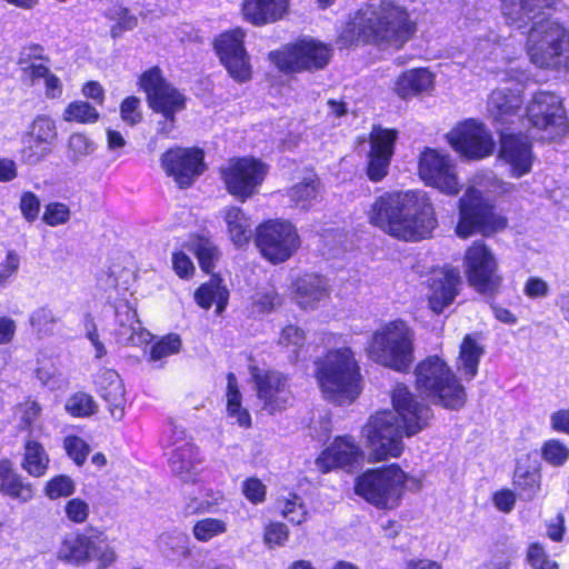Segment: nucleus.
I'll return each instance as SVG.
<instances>
[{"mask_svg": "<svg viewBox=\"0 0 569 569\" xmlns=\"http://www.w3.org/2000/svg\"><path fill=\"white\" fill-rule=\"evenodd\" d=\"M459 216L456 232L460 238L476 232L489 234L506 227V220L493 212V207L473 187L468 188L460 199Z\"/></svg>", "mask_w": 569, "mask_h": 569, "instance_id": "10", "label": "nucleus"}, {"mask_svg": "<svg viewBox=\"0 0 569 569\" xmlns=\"http://www.w3.org/2000/svg\"><path fill=\"white\" fill-rule=\"evenodd\" d=\"M139 84L147 93L149 107L154 112L171 117V113L184 109V97L162 77L158 67L143 72Z\"/></svg>", "mask_w": 569, "mask_h": 569, "instance_id": "16", "label": "nucleus"}, {"mask_svg": "<svg viewBox=\"0 0 569 569\" xmlns=\"http://www.w3.org/2000/svg\"><path fill=\"white\" fill-rule=\"evenodd\" d=\"M180 348V337L178 335H168L151 347L150 360L158 361L171 355L178 353Z\"/></svg>", "mask_w": 569, "mask_h": 569, "instance_id": "52", "label": "nucleus"}, {"mask_svg": "<svg viewBox=\"0 0 569 569\" xmlns=\"http://www.w3.org/2000/svg\"><path fill=\"white\" fill-rule=\"evenodd\" d=\"M521 96L510 89H496L488 101V111L491 117L501 123L513 122L522 107Z\"/></svg>", "mask_w": 569, "mask_h": 569, "instance_id": "29", "label": "nucleus"}, {"mask_svg": "<svg viewBox=\"0 0 569 569\" xmlns=\"http://www.w3.org/2000/svg\"><path fill=\"white\" fill-rule=\"evenodd\" d=\"M526 117L542 140L553 141L569 131L562 100L555 92L537 91L526 106Z\"/></svg>", "mask_w": 569, "mask_h": 569, "instance_id": "8", "label": "nucleus"}, {"mask_svg": "<svg viewBox=\"0 0 569 569\" xmlns=\"http://www.w3.org/2000/svg\"><path fill=\"white\" fill-rule=\"evenodd\" d=\"M328 296L326 279L317 274H308L297 282L296 298L298 303L307 309L315 306Z\"/></svg>", "mask_w": 569, "mask_h": 569, "instance_id": "35", "label": "nucleus"}, {"mask_svg": "<svg viewBox=\"0 0 569 569\" xmlns=\"http://www.w3.org/2000/svg\"><path fill=\"white\" fill-rule=\"evenodd\" d=\"M252 380L257 388V395L263 401V408L274 412L286 408L290 400L287 378L278 371L259 370L253 368Z\"/></svg>", "mask_w": 569, "mask_h": 569, "instance_id": "22", "label": "nucleus"}, {"mask_svg": "<svg viewBox=\"0 0 569 569\" xmlns=\"http://www.w3.org/2000/svg\"><path fill=\"white\" fill-rule=\"evenodd\" d=\"M513 486L518 490L519 498L531 501L541 489V472L539 468L517 465L513 473Z\"/></svg>", "mask_w": 569, "mask_h": 569, "instance_id": "39", "label": "nucleus"}, {"mask_svg": "<svg viewBox=\"0 0 569 569\" xmlns=\"http://www.w3.org/2000/svg\"><path fill=\"white\" fill-rule=\"evenodd\" d=\"M64 511L70 521L82 523L89 516V505L80 498H73L67 502Z\"/></svg>", "mask_w": 569, "mask_h": 569, "instance_id": "61", "label": "nucleus"}, {"mask_svg": "<svg viewBox=\"0 0 569 569\" xmlns=\"http://www.w3.org/2000/svg\"><path fill=\"white\" fill-rule=\"evenodd\" d=\"M140 100L137 97L126 98L120 106L121 119L129 126H136L142 120V113L139 109Z\"/></svg>", "mask_w": 569, "mask_h": 569, "instance_id": "59", "label": "nucleus"}, {"mask_svg": "<svg viewBox=\"0 0 569 569\" xmlns=\"http://www.w3.org/2000/svg\"><path fill=\"white\" fill-rule=\"evenodd\" d=\"M541 457L548 465L560 468L569 461V447L559 439H549L541 447Z\"/></svg>", "mask_w": 569, "mask_h": 569, "instance_id": "47", "label": "nucleus"}, {"mask_svg": "<svg viewBox=\"0 0 569 569\" xmlns=\"http://www.w3.org/2000/svg\"><path fill=\"white\" fill-rule=\"evenodd\" d=\"M267 174V166L254 158H232L221 169L227 191L240 201L252 197Z\"/></svg>", "mask_w": 569, "mask_h": 569, "instance_id": "14", "label": "nucleus"}, {"mask_svg": "<svg viewBox=\"0 0 569 569\" xmlns=\"http://www.w3.org/2000/svg\"><path fill=\"white\" fill-rule=\"evenodd\" d=\"M407 475L395 465L372 469L357 479L356 492L380 508H393L401 498Z\"/></svg>", "mask_w": 569, "mask_h": 569, "instance_id": "9", "label": "nucleus"}, {"mask_svg": "<svg viewBox=\"0 0 569 569\" xmlns=\"http://www.w3.org/2000/svg\"><path fill=\"white\" fill-rule=\"evenodd\" d=\"M89 560H97L99 562L98 569H106L116 560V552L113 548L110 546L107 538L100 532L92 537Z\"/></svg>", "mask_w": 569, "mask_h": 569, "instance_id": "44", "label": "nucleus"}, {"mask_svg": "<svg viewBox=\"0 0 569 569\" xmlns=\"http://www.w3.org/2000/svg\"><path fill=\"white\" fill-rule=\"evenodd\" d=\"M20 211L28 222L34 221L40 211L39 198L31 191L23 192L20 198Z\"/></svg>", "mask_w": 569, "mask_h": 569, "instance_id": "60", "label": "nucleus"}, {"mask_svg": "<svg viewBox=\"0 0 569 569\" xmlns=\"http://www.w3.org/2000/svg\"><path fill=\"white\" fill-rule=\"evenodd\" d=\"M202 160L203 154L198 149L176 148L162 156L161 163L168 176L172 177L180 188H187L202 172Z\"/></svg>", "mask_w": 569, "mask_h": 569, "instance_id": "19", "label": "nucleus"}, {"mask_svg": "<svg viewBox=\"0 0 569 569\" xmlns=\"http://www.w3.org/2000/svg\"><path fill=\"white\" fill-rule=\"evenodd\" d=\"M449 144L461 156L481 159L493 152L495 142L486 127L472 119L456 126L447 133Z\"/></svg>", "mask_w": 569, "mask_h": 569, "instance_id": "17", "label": "nucleus"}, {"mask_svg": "<svg viewBox=\"0 0 569 569\" xmlns=\"http://www.w3.org/2000/svg\"><path fill=\"white\" fill-rule=\"evenodd\" d=\"M460 274L456 269H446L436 273L430 283L429 306L435 313H440L456 298Z\"/></svg>", "mask_w": 569, "mask_h": 569, "instance_id": "26", "label": "nucleus"}, {"mask_svg": "<svg viewBox=\"0 0 569 569\" xmlns=\"http://www.w3.org/2000/svg\"><path fill=\"white\" fill-rule=\"evenodd\" d=\"M221 282L219 277L213 276L208 282L200 286L194 293L197 303L203 309H209L216 303L217 315L224 310L229 298V292Z\"/></svg>", "mask_w": 569, "mask_h": 569, "instance_id": "37", "label": "nucleus"}, {"mask_svg": "<svg viewBox=\"0 0 569 569\" xmlns=\"http://www.w3.org/2000/svg\"><path fill=\"white\" fill-rule=\"evenodd\" d=\"M369 219L386 233L405 241L426 238L437 224L426 192L415 190L378 197L371 206Z\"/></svg>", "mask_w": 569, "mask_h": 569, "instance_id": "2", "label": "nucleus"}, {"mask_svg": "<svg viewBox=\"0 0 569 569\" xmlns=\"http://www.w3.org/2000/svg\"><path fill=\"white\" fill-rule=\"evenodd\" d=\"M395 410H382L372 415L362 433L373 460L399 457L403 450L402 438L422 430L432 417L431 409L419 402L405 385H397L391 396Z\"/></svg>", "mask_w": 569, "mask_h": 569, "instance_id": "1", "label": "nucleus"}, {"mask_svg": "<svg viewBox=\"0 0 569 569\" xmlns=\"http://www.w3.org/2000/svg\"><path fill=\"white\" fill-rule=\"evenodd\" d=\"M289 538V531L284 523L271 522L264 530V541L269 546H282Z\"/></svg>", "mask_w": 569, "mask_h": 569, "instance_id": "62", "label": "nucleus"}, {"mask_svg": "<svg viewBox=\"0 0 569 569\" xmlns=\"http://www.w3.org/2000/svg\"><path fill=\"white\" fill-rule=\"evenodd\" d=\"M289 0H244V19L256 26L274 22L287 11Z\"/></svg>", "mask_w": 569, "mask_h": 569, "instance_id": "30", "label": "nucleus"}, {"mask_svg": "<svg viewBox=\"0 0 569 569\" xmlns=\"http://www.w3.org/2000/svg\"><path fill=\"white\" fill-rule=\"evenodd\" d=\"M416 29V23L403 7L383 0L358 10L348 22L346 32L350 40L399 49L412 38Z\"/></svg>", "mask_w": 569, "mask_h": 569, "instance_id": "3", "label": "nucleus"}, {"mask_svg": "<svg viewBox=\"0 0 569 569\" xmlns=\"http://www.w3.org/2000/svg\"><path fill=\"white\" fill-rule=\"evenodd\" d=\"M397 137L398 132L395 129L373 126L370 132L371 150L367 169L370 180L380 181L387 176Z\"/></svg>", "mask_w": 569, "mask_h": 569, "instance_id": "21", "label": "nucleus"}, {"mask_svg": "<svg viewBox=\"0 0 569 569\" xmlns=\"http://www.w3.org/2000/svg\"><path fill=\"white\" fill-rule=\"evenodd\" d=\"M361 450L351 437H340L317 459L322 471L332 468H350L361 458Z\"/></svg>", "mask_w": 569, "mask_h": 569, "instance_id": "25", "label": "nucleus"}, {"mask_svg": "<svg viewBox=\"0 0 569 569\" xmlns=\"http://www.w3.org/2000/svg\"><path fill=\"white\" fill-rule=\"evenodd\" d=\"M330 57L331 48L313 39H305L283 50L270 52L271 61L284 72L322 69Z\"/></svg>", "mask_w": 569, "mask_h": 569, "instance_id": "11", "label": "nucleus"}, {"mask_svg": "<svg viewBox=\"0 0 569 569\" xmlns=\"http://www.w3.org/2000/svg\"><path fill=\"white\" fill-rule=\"evenodd\" d=\"M227 531V523L217 518H203L194 522L192 527L193 537L201 542H207L212 538L223 535Z\"/></svg>", "mask_w": 569, "mask_h": 569, "instance_id": "48", "label": "nucleus"}, {"mask_svg": "<svg viewBox=\"0 0 569 569\" xmlns=\"http://www.w3.org/2000/svg\"><path fill=\"white\" fill-rule=\"evenodd\" d=\"M500 157L510 166L512 177L520 178L531 170V144L525 136L503 133L501 136Z\"/></svg>", "mask_w": 569, "mask_h": 569, "instance_id": "24", "label": "nucleus"}, {"mask_svg": "<svg viewBox=\"0 0 569 569\" xmlns=\"http://www.w3.org/2000/svg\"><path fill=\"white\" fill-rule=\"evenodd\" d=\"M320 194V182L316 174L305 177L288 190V197L293 207L308 210Z\"/></svg>", "mask_w": 569, "mask_h": 569, "instance_id": "40", "label": "nucleus"}, {"mask_svg": "<svg viewBox=\"0 0 569 569\" xmlns=\"http://www.w3.org/2000/svg\"><path fill=\"white\" fill-rule=\"evenodd\" d=\"M560 0H501L502 13L510 26L521 29L535 19L540 8H553Z\"/></svg>", "mask_w": 569, "mask_h": 569, "instance_id": "28", "label": "nucleus"}, {"mask_svg": "<svg viewBox=\"0 0 569 569\" xmlns=\"http://www.w3.org/2000/svg\"><path fill=\"white\" fill-rule=\"evenodd\" d=\"M70 216V209L67 204L62 202H51L46 206L42 219L47 224L56 227L68 222Z\"/></svg>", "mask_w": 569, "mask_h": 569, "instance_id": "56", "label": "nucleus"}, {"mask_svg": "<svg viewBox=\"0 0 569 569\" xmlns=\"http://www.w3.org/2000/svg\"><path fill=\"white\" fill-rule=\"evenodd\" d=\"M97 405L91 396L84 392L73 395L66 403V410L74 417L92 415Z\"/></svg>", "mask_w": 569, "mask_h": 569, "instance_id": "51", "label": "nucleus"}, {"mask_svg": "<svg viewBox=\"0 0 569 569\" xmlns=\"http://www.w3.org/2000/svg\"><path fill=\"white\" fill-rule=\"evenodd\" d=\"M463 266L470 286L478 292L492 296L498 291L502 281L498 262L483 242L476 241L467 249Z\"/></svg>", "mask_w": 569, "mask_h": 569, "instance_id": "13", "label": "nucleus"}, {"mask_svg": "<svg viewBox=\"0 0 569 569\" xmlns=\"http://www.w3.org/2000/svg\"><path fill=\"white\" fill-rule=\"evenodd\" d=\"M170 431L169 446L172 449L168 455L172 472L184 482L196 481L198 469L193 445L186 439L182 428L172 425Z\"/></svg>", "mask_w": 569, "mask_h": 569, "instance_id": "23", "label": "nucleus"}, {"mask_svg": "<svg viewBox=\"0 0 569 569\" xmlns=\"http://www.w3.org/2000/svg\"><path fill=\"white\" fill-rule=\"evenodd\" d=\"M20 421L24 428H30L40 417L41 407L33 400H27L19 406Z\"/></svg>", "mask_w": 569, "mask_h": 569, "instance_id": "63", "label": "nucleus"}, {"mask_svg": "<svg viewBox=\"0 0 569 569\" xmlns=\"http://www.w3.org/2000/svg\"><path fill=\"white\" fill-rule=\"evenodd\" d=\"M49 463L50 458L42 443L27 439L23 446L21 469L33 478H41L46 476Z\"/></svg>", "mask_w": 569, "mask_h": 569, "instance_id": "36", "label": "nucleus"}, {"mask_svg": "<svg viewBox=\"0 0 569 569\" xmlns=\"http://www.w3.org/2000/svg\"><path fill=\"white\" fill-rule=\"evenodd\" d=\"M228 388H227V408L231 417L237 419V422L242 427H249L251 418L246 409L241 408V395L238 390V383L233 373H228Z\"/></svg>", "mask_w": 569, "mask_h": 569, "instance_id": "43", "label": "nucleus"}, {"mask_svg": "<svg viewBox=\"0 0 569 569\" xmlns=\"http://www.w3.org/2000/svg\"><path fill=\"white\" fill-rule=\"evenodd\" d=\"M63 448L67 455L76 465L82 466L90 452L88 443L78 436H68L63 440Z\"/></svg>", "mask_w": 569, "mask_h": 569, "instance_id": "54", "label": "nucleus"}, {"mask_svg": "<svg viewBox=\"0 0 569 569\" xmlns=\"http://www.w3.org/2000/svg\"><path fill=\"white\" fill-rule=\"evenodd\" d=\"M0 493L21 502H28L34 496L33 486L22 480L8 459L0 460Z\"/></svg>", "mask_w": 569, "mask_h": 569, "instance_id": "31", "label": "nucleus"}, {"mask_svg": "<svg viewBox=\"0 0 569 569\" xmlns=\"http://www.w3.org/2000/svg\"><path fill=\"white\" fill-rule=\"evenodd\" d=\"M528 32L527 49L533 64L543 69H569V30L560 22L540 17L541 10ZM530 20L527 22V24Z\"/></svg>", "mask_w": 569, "mask_h": 569, "instance_id": "4", "label": "nucleus"}, {"mask_svg": "<svg viewBox=\"0 0 569 569\" xmlns=\"http://www.w3.org/2000/svg\"><path fill=\"white\" fill-rule=\"evenodd\" d=\"M97 149L96 142L82 132L70 134L66 146V157L72 166L82 163Z\"/></svg>", "mask_w": 569, "mask_h": 569, "instance_id": "41", "label": "nucleus"}, {"mask_svg": "<svg viewBox=\"0 0 569 569\" xmlns=\"http://www.w3.org/2000/svg\"><path fill=\"white\" fill-rule=\"evenodd\" d=\"M30 323L39 335H48L56 323V318L50 309L40 308L32 313Z\"/></svg>", "mask_w": 569, "mask_h": 569, "instance_id": "58", "label": "nucleus"}, {"mask_svg": "<svg viewBox=\"0 0 569 569\" xmlns=\"http://www.w3.org/2000/svg\"><path fill=\"white\" fill-rule=\"evenodd\" d=\"M63 119L68 122L93 123L99 119V112L88 101L77 100L66 108Z\"/></svg>", "mask_w": 569, "mask_h": 569, "instance_id": "46", "label": "nucleus"}, {"mask_svg": "<svg viewBox=\"0 0 569 569\" xmlns=\"http://www.w3.org/2000/svg\"><path fill=\"white\" fill-rule=\"evenodd\" d=\"M93 535H78L63 541L59 555L62 559L74 562L89 560Z\"/></svg>", "mask_w": 569, "mask_h": 569, "instance_id": "42", "label": "nucleus"}, {"mask_svg": "<svg viewBox=\"0 0 569 569\" xmlns=\"http://www.w3.org/2000/svg\"><path fill=\"white\" fill-rule=\"evenodd\" d=\"M317 378L326 398L351 402L360 393L358 367L350 349L330 351L318 362Z\"/></svg>", "mask_w": 569, "mask_h": 569, "instance_id": "5", "label": "nucleus"}, {"mask_svg": "<svg viewBox=\"0 0 569 569\" xmlns=\"http://www.w3.org/2000/svg\"><path fill=\"white\" fill-rule=\"evenodd\" d=\"M523 291L530 298H543L548 295L549 287L541 278L531 277L527 280Z\"/></svg>", "mask_w": 569, "mask_h": 569, "instance_id": "64", "label": "nucleus"}, {"mask_svg": "<svg viewBox=\"0 0 569 569\" xmlns=\"http://www.w3.org/2000/svg\"><path fill=\"white\" fill-rule=\"evenodd\" d=\"M413 332L402 320L386 323L377 330L368 346L369 357L398 371L406 370L413 360Z\"/></svg>", "mask_w": 569, "mask_h": 569, "instance_id": "6", "label": "nucleus"}, {"mask_svg": "<svg viewBox=\"0 0 569 569\" xmlns=\"http://www.w3.org/2000/svg\"><path fill=\"white\" fill-rule=\"evenodd\" d=\"M420 392L438 398L445 408L460 409L466 403V391L448 365L439 357H429L416 369Z\"/></svg>", "mask_w": 569, "mask_h": 569, "instance_id": "7", "label": "nucleus"}, {"mask_svg": "<svg viewBox=\"0 0 569 569\" xmlns=\"http://www.w3.org/2000/svg\"><path fill=\"white\" fill-rule=\"evenodd\" d=\"M256 244L267 260L279 263L297 251L300 239L290 222L269 220L257 228Z\"/></svg>", "mask_w": 569, "mask_h": 569, "instance_id": "12", "label": "nucleus"}, {"mask_svg": "<svg viewBox=\"0 0 569 569\" xmlns=\"http://www.w3.org/2000/svg\"><path fill=\"white\" fill-rule=\"evenodd\" d=\"M76 490L73 480L66 475H59L51 478L44 486V495L51 499L71 496Z\"/></svg>", "mask_w": 569, "mask_h": 569, "instance_id": "50", "label": "nucleus"}, {"mask_svg": "<svg viewBox=\"0 0 569 569\" xmlns=\"http://www.w3.org/2000/svg\"><path fill=\"white\" fill-rule=\"evenodd\" d=\"M419 176L429 186L447 194H457L460 184L455 164L433 149L423 151L419 159Z\"/></svg>", "mask_w": 569, "mask_h": 569, "instance_id": "18", "label": "nucleus"}, {"mask_svg": "<svg viewBox=\"0 0 569 569\" xmlns=\"http://www.w3.org/2000/svg\"><path fill=\"white\" fill-rule=\"evenodd\" d=\"M98 392L107 402L111 416L121 420L124 416L126 391L123 382L114 370L102 371L97 380Z\"/></svg>", "mask_w": 569, "mask_h": 569, "instance_id": "27", "label": "nucleus"}, {"mask_svg": "<svg viewBox=\"0 0 569 569\" xmlns=\"http://www.w3.org/2000/svg\"><path fill=\"white\" fill-rule=\"evenodd\" d=\"M483 353V346L471 335H467L462 339L457 359V371L462 379L471 381L477 376L479 362Z\"/></svg>", "mask_w": 569, "mask_h": 569, "instance_id": "32", "label": "nucleus"}, {"mask_svg": "<svg viewBox=\"0 0 569 569\" xmlns=\"http://www.w3.org/2000/svg\"><path fill=\"white\" fill-rule=\"evenodd\" d=\"M306 342L305 331L297 326H287L282 329L279 337V345L286 349L290 355V358L297 360L299 358L300 350L303 348Z\"/></svg>", "mask_w": 569, "mask_h": 569, "instance_id": "45", "label": "nucleus"}, {"mask_svg": "<svg viewBox=\"0 0 569 569\" xmlns=\"http://www.w3.org/2000/svg\"><path fill=\"white\" fill-rule=\"evenodd\" d=\"M242 493L252 503L258 505L264 501L267 487L258 478L251 477L242 482Z\"/></svg>", "mask_w": 569, "mask_h": 569, "instance_id": "57", "label": "nucleus"}, {"mask_svg": "<svg viewBox=\"0 0 569 569\" xmlns=\"http://www.w3.org/2000/svg\"><path fill=\"white\" fill-rule=\"evenodd\" d=\"M222 217L231 241L237 247L248 243L252 236V222L243 210L231 206L222 210Z\"/></svg>", "mask_w": 569, "mask_h": 569, "instance_id": "33", "label": "nucleus"}, {"mask_svg": "<svg viewBox=\"0 0 569 569\" xmlns=\"http://www.w3.org/2000/svg\"><path fill=\"white\" fill-rule=\"evenodd\" d=\"M192 248L201 269L204 272H210L219 256L217 247L209 239L197 238L192 243Z\"/></svg>", "mask_w": 569, "mask_h": 569, "instance_id": "49", "label": "nucleus"}, {"mask_svg": "<svg viewBox=\"0 0 569 569\" xmlns=\"http://www.w3.org/2000/svg\"><path fill=\"white\" fill-rule=\"evenodd\" d=\"M432 74L423 68L412 69L403 72L395 82V92L407 99L429 90L432 86Z\"/></svg>", "mask_w": 569, "mask_h": 569, "instance_id": "34", "label": "nucleus"}, {"mask_svg": "<svg viewBox=\"0 0 569 569\" xmlns=\"http://www.w3.org/2000/svg\"><path fill=\"white\" fill-rule=\"evenodd\" d=\"M57 128L52 119L47 116L37 117L27 133L21 150L22 160L36 164L48 157L57 140Z\"/></svg>", "mask_w": 569, "mask_h": 569, "instance_id": "20", "label": "nucleus"}, {"mask_svg": "<svg viewBox=\"0 0 569 569\" xmlns=\"http://www.w3.org/2000/svg\"><path fill=\"white\" fill-rule=\"evenodd\" d=\"M282 516L290 522L300 525L307 519V510L301 498L295 493L286 499L282 507Z\"/></svg>", "mask_w": 569, "mask_h": 569, "instance_id": "55", "label": "nucleus"}, {"mask_svg": "<svg viewBox=\"0 0 569 569\" xmlns=\"http://www.w3.org/2000/svg\"><path fill=\"white\" fill-rule=\"evenodd\" d=\"M157 548L166 558L171 560L187 559L191 556L190 538L179 530L161 533L157 539Z\"/></svg>", "mask_w": 569, "mask_h": 569, "instance_id": "38", "label": "nucleus"}, {"mask_svg": "<svg viewBox=\"0 0 569 569\" xmlns=\"http://www.w3.org/2000/svg\"><path fill=\"white\" fill-rule=\"evenodd\" d=\"M246 33L234 29L220 34L214 41V50L229 76L237 82L251 79L252 68L250 57L244 49Z\"/></svg>", "mask_w": 569, "mask_h": 569, "instance_id": "15", "label": "nucleus"}, {"mask_svg": "<svg viewBox=\"0 0 569 569\" xmlns=\"http://www.w3.org/2000/svg\"><path fill=\"white\" fill-rule=\"evenodd\" d=\"M527 561L533 569H559L557 561L550 559L543 546L533 542L527 550Z\"/></svg>", "mask_w": 569, "mask_h": 569, "instance_id": "53", "label": "nucleus"}]
</instances>
